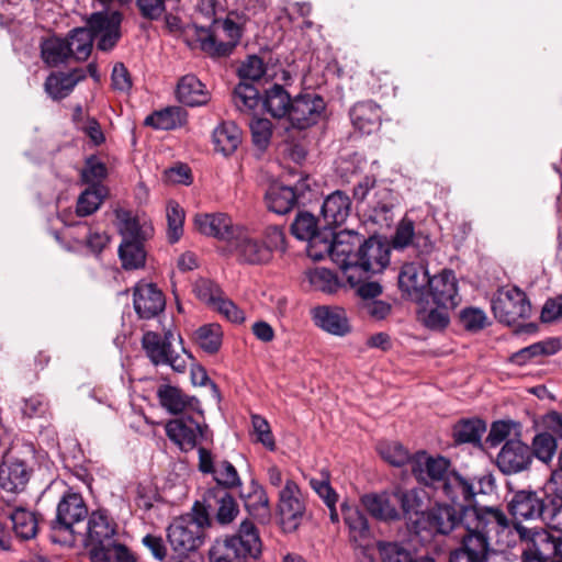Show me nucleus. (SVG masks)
Returning a JSON list of instances; mask_svg holds the SVG:
<instances>
[{"label":"nucleus","mask_w":562,"mask_h":562,"mask_svg":"<svg viewBox=\"0 0 562 562\" xmlns=\"http://www.w3.org/2000/svg\"><path fill=\"white\" fill-rule=\"evenodd\" d=\"M350 251L344 262L342 271L347 281L355 285L362 277L382 272L390 263L391 244L386 238L371 236L364 238L355 231H348Z\"/></svg>","instance_id":"1"},{"label":"nucleus","mask_w":562,"mask_h":562,"mask_svg":"<svg viewBox=\"0 0 562 562\" xmlns=\"http://www.w3.org/2000/svg\"><path fill=\"white\" fill-rule=\"evenodd\" d=\"M508 526L509 520H499L494 516L470 520L459 547L450 552L448 562H487L492 537L498 536Z\"/></svg>","instance_id":"2"},{"label":"nucleus","mask_w":562,"mask_h":562,"mask_svg":"<svg viewBox=\"0 0 562 562\" xmlns=\"http://www.w3.org/2000/svg\"><path fill=\"white\" fill-rule=\"evenodd\" d=\"M262 551L259 531L250 519H244L232 535L216 538L209 550L210 562H247Z\"/></svg>","instance_id":"3"},{"label":"nucleus","mask_w":562,"mask_h":562,"mask_svg":"<svg viewBox=\"0 0 562 562\" xmlns=\"http://www.w3.org/2000/svg\"><path fill=\"white\" fill-rule=\"evenodd\" d=\"M235 108L241 113H251L261 103L263 110L274 119L288 117L293 98L286 89L273 83L265 90L261 97L251 82H239L233 91Z\"/></svg>","instance_id":"4"},{"label":"nucleus","mask_w":562,"mask_h":562,"mask_svg":"<svg viewBox=\"0 0 562 562\" xmlns=\"http://www.w3.org/2000/svg\"><path fill=\"white\" fill-rule=\"evenodd\" d=\"M442 495L450 502L449 505L465 515V526L475 518L498 517L499 520H508L506 514L498 507L480 506L475 502V484L470 479L462 476L457 471H451L440 488Z\"/></svg>","instance_id":"5"},{"label":"nucleus","mask_w":562,"mask_h":562,"mask_svg":"<svg viewBox=\"0 0 562 562\" xmlns=\"http://www.w3.org/2000/svg\"><path fill=\"white\" fill-rule=\"evenodd\" d=\"M521 552L520 562H562V531L515 525Z\"/></svg>","instance_id":"6"},{"label":"nucleus","mask_w":562,"mask_h":562,"mask_svg":"<svg viewBox=\"0 0 562 562\" xmlns=\"http://www.w3.org/2000/svg\"><path fill=\"white\" fill-rule=\"evenodd\" d=\"M465 528V515L448 503H435L412 521V529L422 542L451 535L457 528Z\"/></svg>","instance_id":"7"},{"label":"nucleus","mask_w":562,"mask_h":562,"mask_svg":"<svg viewBox=\"0 0 562 562\" xmlns=\"http://www.w3.org/2000/svg\"><path fill=\"white\" fill-rule=\"evenodd\" d=\"M196 36L204 52L221 57L229 55L237 46L241 31L231 19H214L209 27H196Z\"/></svg>","instance_id":"8"},{"label":"nucleus","mask_w":562,"mask_h":562,"mask_svg":"<svg viewBox=\"0 0 562 562\" xmlns=\"http://www.w3.org/2000/svg\"><path fill=\"white\" fill-rule=\"evenodd\" d=\"M348 231L334 233L333 229L322 227V232L307 241V256L315 261L329 256L330 259L342 270L347 255L350 251Z\"/></svg>","instance_id":"9"},{"label":"nucleus","mask_w":562,"mask_h":562,"mask_svg":"<svg viewBox=\"0 0 562 562\" xmlns=\"http://www.w3.org/2000/svg\"><path fill=\"white\" fill-rule=\"evenodd\" d=\"M122 14L119 11H99L91 13L86 20L87 30L97 42V48L102 52L112 50L120 41Z\"/></svg>","instance_id":"10"},{"label":"nucleus","mask_w":562,"mask_h":562,"mask_svg":"<svg viewBox=\"0 0 562 562\" xmlns=\"http://www.w3.org/2000/svg\"><path fill=\"white\" fill-rule=\"evenodd\" d=\"M492 311L501 323L512 326L531 315V304L526 293L514 286L492 301Z\"/></svg>","instance_id":"11"},{"label":"nucleus","mask_w":562,"mask_h":562,"mask_svg":"<svg viewBox=\"0 0 562 562\" xmlns=\"http://www.w3.org/2000/svg\"><path fill=\"white\" fill-rule=\"evenodd\" d=\"M450 465L451 462L448 458L442 456L431 457L422 450L413 454L411 470L418 482L427 486L441 488L443 482L450 475Z\"/></svg>","instance_id":"12"},{"label":"nucleus","mask_w":562,"mask_h":562,"mask_svg":"<svg viewBox=\"0 0 562 562\" xmlns=\"http://www.w3.org/2000/svg\"><path fill=\"white\" fill-rule=\"evenodd\" d=\"M428 268L423 263H404L397 276V284L402 297L414 302H422L426 296L430 281Z\"/></svg>","instance_id":"13"},{"label":"nucleus","mask_w":562,"mask_h":562,"mask_svg":"<svg viewBox=\"0 0 562 562\" xmlns=\"http://www.w3.org/2000/svg\"><path fill=\"white\" fill-rule=\"evenodd\" d=\"M88 516V508L79 493L67 491L60 498L56 517L50 521V529L53 532L67 531L72 533L75 524L82 521Z\"/></svg>","instance_id":"14"},{"label":"nucleus","mask_w":562,"mask_h":562,"mask_svg":"<svg viewBox=\"0 0 562 562\" xmlns=\"http://www.w3.org/2000/svg\"><path fill=\"white\" fill-rule=\"evenodd\" d=\"M308 177L299 180L294 186L272 183L269 186L265 201L269 211L283 215L289 213L310 190Z\"/></svg>","instance_id":"15"},{"label":"nucleus","mask_w":562,"mask_h":562,"mask_svg":"<svg viewBox=\"0 0 562 562\" xmlns=\"http://www.w3.org/2000/svg\"><path fill=\"white\" fill-rule=\"evenodd\" d=\"M325 109L323 97L314 92L302 93L293 98L288 119L294 127L305 130L321 120Z\"/></svg>","instance_id":"16"},{"label":"nucleus","mask_w":562,"mask_h":562,"mask_svg":"<svg viewBox=\"0 0 562 562\" xmlns=\"http://www.w3.org/2000/svg\"><path fill=\"white\" fill-rule=\"evenodd\" d=\"M166 531L172 552H196L205 539L203 530L180 517L175 518Z\"/></svg>","instance_id":"17"},{"label":"nucleus","mask_w":562,"mask_h":562,"mask_svg":"<svg viewBox=\"0 0 562 562\" xmlns=\"http://www.w3.org/2000/svg\"><path fill=\"white\" fill-rule=\"evenodd\" d=\"M279 514L282 525L288 530H295L305 514V504L299 485L288 480L279 493Z\"/></svg>","instance_id":"18"},{"label":"nucleus","mask_w":562,"mask_h":562,"mask_svg":"<svg viewBox=\"0 0 562 562\" xmlns=\"http://www.w3.org/2000/svg\"><path fill=\"white\" fill-rule=\"evenodd\" d=\"M531 448L519 439H509L496 457V464L504 474H517L530 468Z\"/></svg>","instance_id":"19"},{"label":"nucleus","mask_w":562,"mask_h":562,"mask_svg":"<svg viewBox=\"0 0 562 562\" xmlns=\"http://www.w3.org/2000/svg\"><path fill=\"white\" fill-rule=\"evenodd\" d=\"M133 304L139 318L151 319L164 312L166 299L155 283L139 281L134 286Z\"/></svg>","instance_id":"20"},{"label":"nucleus","mask_w":562,"mask_h":562,"mask_svg":"<svg viewBox=\"0 0 562 562\" xmlns=\"http://www.w3.org/2000/svg\"><path fill=\"white\" fill-rule=\"evenodd\" d=\"M507 509L517 520L539 519L546 509L544 494L533 490L515 491L508 501Z\"/></svg>","instance_id":"21"},{"label":"nucleus","mask_w":562,"mask_h":562,"mask_svg":"<svg viewBox=\"0 0 562 562\" xmlns=\"http://www.w3.org/2000/svg\"><path fill=\"white\" fill-rule=\"evenodd\" d=\"M434 305L456 308L461 297L459 295L458 280L453 270L443 269L430 278L427 292Z\"/></svg>","instance_id":"22"},{"label":"nucleus","mask_w":562,"mask_h":562,"mask_svg":"<svg viewBox=\"0 0 562 562\" xmlns=\"http://www.w3.org/2000/svg\"><path fill=\"white\" fill-rule=\"evenodd\" d=\"M340 512L348 529L350 543L360 549L369 547L372 540V531L366 514L358 505L348 502L341 503Z\"/></svg>","instance_id":"23"},{"label":"nucleus","mask_w":562,"mask_h":562,"mask_svg":"<svg viewBox=\"0 0 562 562\" xmlns=\"http://www.w3.org/2000/svg\"><path fill=\"white\" fill-rule=\"evenodd\" d=\"M412 246L418 256H428L435 249V243L429 234L423 231H416L414 222L403 218L392 237V247L394 249H404Z\"/></svg>","instance_id":"24"},{"label":"nucleus","mask_w":562,"mask_h":562,"mask_svg":"<svg viewBox=\"0 0 562 562\" xmlns=\"http://www.w3.org/2000/svg\"><path fill=\"white\" fill-rule=\"evenodd\" d=\"M314 324L322 330L338 337L351 333L346 311L336 305H319L311 311Z\"/></svg>","instance_id":"25"},{"label":"nucleus","mask_w":562,"mask_h":562,"mask_svg":"<svg viewBox=\"0 0 562 562\" xmlns=\"http://www.w3.org/2000/svg\"><path fill=\"white\" fill-rule=\"evenodd\" d=\"M119 540L116 524L112 521L105 510L93 512L88 520V531L85 541L88 552Z\"/></svg>","instance_id":"26"},{"label":"nucleus","mask_w":562,"mask_h":562,"mask_svg":"<svg viewBox=\"0 0 562 562\" xmlns=\"http://www.w3.org/2000/svg\"><path fill=\"white\" fill-rule=\"evenodd\" d=\"M204 503L213 509L215 521L223 527L231 525L239 514L234 496L221 487L207 488L204 492Z\"/></svg>","instance_id":"27"},{"label":"nucleus","mask_w":562,"mask_h":562,"mask_svg":"<svg viewBox=\"0 0 562 562\" xmlns=\"http://www.w3.org/2000/svg\"><path fill=\"white\" fill-rule=\"evenodd\" d=\"M31 468L18 457L5 454L0 464V486L10 493L24 490L31 476Z\"/></svg>","instance_id":"28"},{"label":"nucleus","mask_w":562,"mask_h":562,"mask_svg":"<svg viewBox=\"0 0 562 562\" xmlns=\"http://www.w3.org/2000/svg\"><path fill=\"white\" fill-rule=\"evenodd\" d=\"M165 429L167 437L182 451L194 449L198 443V435L204 436V428L190 416L169 420Z\"/></svg>","instance_id":"29"},{"label":"nucleus","mask_w":562,"mask_h":562,"mask_svg":"<svg viewBox=\"0 0 562 562\" xmlns=\"http://www.w3.org/2000/svg\"><path fill=\"white\" fill-rule=\"evenodd\" d=\"M195 228L205 236L233 241L240 227L233 225L232 218L225 213L198 214L194 217Z\"/></svg>","instance_id":"30"},{"label":"nucleus","mask_w":562,"mask_h":562,"mask_svg":"<svg viewBox=\"0 0 562 562\" xmlns=\"http://www.w3.org/2000/svg\"><path fill=\"white\" fill-rule=\"evenodd\" d=\"M159 404L168 413L178 415L189 409L203 416L201 403L195 396L184 394L179 387L164 384L157 390Z\"/></svg>","instance_id":"31"},{"label":"nucleus","mask_w":562,"mask_h":562,"mask_svg":"<svg viewBox=\"0 0 562 562\" xmlns=\"http://www.w3.org/2000/svg\"><path fill=\"white\" fill-rule=\"evenodd\" d=\"M351 211V200L342 191L337 190L327 195L322 204L323 226L329 229L342 225Z\"/></svg>","instance_id":"32"},{"label":"nucleus","mask_w":562,"mask_h":562,"mask_svg":"<svg viewBox=\"0 0 562 562\" xmlns=\"http://www.w3.org/2000/svg\"><path fill=\"white\" fill-rule=\"evenodd\" d=\"M234 247L239 261L249 265H260L268 262L270 252L257 239L250 237L244 228H239L233 241L229 243Z\"/></svg>","instance_id":"33"},{"label":"nucleus","mask_w":562,"mask_h":562,"mask_svg":"<svg viewBox=\"0 0 562 562\" xmlns=\"http://www.w3.org/2000/svg\"><path fill=\"white\" fill-rule=\"evenodd\" d=\"M85 79L86 71L81 68H76L68 72H50L44 82V90L54 101H60L67 98L78 82Z\"/></svg>","instance_id":"34"},{"label":"nucleus","mask_w":562,"mask_h":562,"mask_svg":"<svg viewBox=\"0 0 562 562\" xmlns=\"http://www.w3.org/2000/svg\"><path fill=\"white\" fill-rule=\"evenodd\" d=\"M351 123L362 134L370 135L380 130L382 112L379 104L367 100L357 102L349 111Z\"/></svg>","instance_id":"35"},{"label":"nucleus","mask_w":562,"mask_h":562,"mask_svg":"<svg viewBox=\"0 0 562 562\" xmlns=\"http://www.w3.org/2000/svg\"><path fill=\"white\" fill-rule=\"evenodd\" d=\"M176 97L187 106H202L211 100V92L205 85L194 75H186L180 78Z\"/></svg>","instance_id":"36"},{"label":"nucleus","mask_w":562,"mask_h":562,"mask_svg":"<svg viewBox=\"0 0 562 562\" xmlns=\"http://www.w3.org/2000/svg\"><path fill=\"white\" fill-rule=\"evenodd\" d=\"M392 498V493H372L363 495L361 497V503L370 515L379 520H400L402 515Z\"/></svg>","instance_id":"37"},{"label":"nucleus","mask_w":562,"mask_h":562,"mask_svg":"<svg viewBox=\"0 0 562 562\" xmlns=\"http://www.w3.org/2000/svg\"><path fill=\"white\" fill-rule=\"evenodd\" d=\"M41 56L48 67H58L72 59L67 41L58 36H52L42 42Z\"/></svg>","instance_id":"38"},{"label":"nucleus","mask_w":562,"mask_h":562,"mask_svg":"<svg viewBox=\"0 0 562 562\" xmlns=\"http://www.w3.org/2000/svg\"><path fill=\"white\" fill-rule=\"evenodd\" d=\"M215 150L232 155L241 143V131L234 122H223L213 131Z\"/></svg>","instance_id":"39"},{"label":"nucleus","mask_w":562,"mask_h":562,"mask_svg":"<svg viewBox=\"0 0 562 562\" xmlns=\"http://www.w3.org/2000/svg\"><path fill=\"white\" fill-rule=\"evenodd\" d=\"M187 112L180 106H170L156 111L145 119V125L156 130H175L187 123Z\"/></svg>","instance_id":"40"},{"label":"nucleus","mask_w":562,"mask_h":562,"mask_svg":"<svg viewBox=\"0 0 562 562\" xmlns=\"http://www.w3.org/2000/svg\"><path fill=\"white\" fill-rule=\"evenodd\" d=\"M239 497L244 501L245 508L250 515L256 517L269 516V498L265 488L258 481L251 480L248 492H240Z\"/></svg>","instance_id":"41"},{"label":"nucleus","mask_w":562,"mask_h":562,"mask_svg":"<svg viewBox=\"0 0 562 562\" xmlns=\"http://www.w3.org/2000/svg\"><path fill=\"white\" fill-rule=\"evenodd\" d=\"M561 349V342L557 338L535 342L525 347L509 357V361L517 366H525L529 361L540 356H551Z\"/></svg>","instance_id":"42"},{"label":"nucleus","mask_w":562,"mask_h":562,"mask_svg":"<svg viewBox=\"0 0 562 562\" xmlns=\"http://www.w3.org/2000/svg\"><path fill=\"white\" fill-rule=\"evenodd\" d=\"M392 496L393 499L401 505L403 516L407 517L411 521L414 520L412 515H415L417 518L418 515L424 512L422 508L426 493L420 488L404 490L396 487L392 492Z\"/></svg>","instance_id":"43"},{"label":"nucleus","mask_w":562,"mask_h":562,"mask_svg":"<svg viewBox=\"0 0 562 562\" xmlns=\"http://www.w3.org/2000/svg\"><path fill=\"white\" fill-rule=\"evenodd\" d=\"M91 562H136V558L120 540L88 552Z\"/></svg>","instance_id":"44"},{"label":"nucleus","mask_w":562,"mask_h":562,"mask_svg":"<svg viewBox=\"0 0 562 562\" xmlns=\"http://www.w3.org/2000/svg\"><path fill=\"white\" fill-rule=\"evenodd\" d=\"M486 424L480 418L462 419L452 428V436L457 443L479 445Z\"/></svg>","instance_id":"45"},{"label":"nucleus","mask_w":562,"mask_h":562,"mask_svg":"<svg viewBox=\"0 0 562 562\" xmlns=\"http://www.w3.org/2000/svg\"><path fill=\"white\" fill-rule=\"evenodd\" d=\"M142 347L154 366L166 363L172 349L171 341H162L161 336L155 331H146L143 335Z\"/></svg>","instance_id":"46"},{"label":"nucleus","mask_w":562,"mask_h":562,"mask_svg":"<svg viewBox=\"0 0 562 562\" xmlns=\"http://www.w3.org/2000/svg\"><path fill=\"white\" fill-rule=\"evenodd\" d=\"M65 40L71 49V58L74 60L83 61L90 56L93 47V40L87 27L72 29Z\"/></svg>","instance_id":"47"},{"label":"nucleus","mask_w":562,"mask_h":562,"mask_svg":"<svg viewBox=\"0 0 562 562\" xmlns=\"http://www.w3.org/2000/svg\"><path fill=\"white\" fill-rule=\"evenodd\" d=\"M9 517L16 537L29 540L36 536L38 521L34 513L20 507L15 508Z\"/></svg>","instance_id":"48"},{"label":"nucleus","mask_w":562,"mask_h":562,"mask_svg":"<svg viewBox=\"0 0 562 562\" xmlns=\"http://www.w3.org/2000/svg\"><path fill=\"white\" fill-rule=\"evenodd\" d=\"M322 227L321 220L310 212L301 211L291 224V233L295 238L308 241L322 232Z\"/></svg>","instance_id":"49"},{"label":"nucleus","mask_w":562,"mask_h":562,"mask_svg":"<svg viewBox=\"0 0 562 562\" xmlns=\"http://www.w3.org/2000/svg\"><path fill=\"white\" fill-rule=\"evenodd\" d=\"M223 331L218 324L211 323L194 331V340L206 353H216L222 346Z\"/></svg>","instance_id":"50"},{"label":"nucleus","mask_w":562,"mask_h":562,"mask_svg":"<svg viewBox=\"0 0 562 562\" xmlns=\"http://www.w3.org/2000/svg\"><path fill=\"white\" fill-rule=\"evenodd\" d=\"M557 437L555 434L547 428L538 432L531 441L532 459L537 458L543 463H549L553 459L558 448Z\"/></svg>","instance_id":"51"},{"label":"nucleus","mask_w":562,"mask_h":562,"mask_svg":"<svg viewBox=\"0 0 562 562\" xmlns=\"http://www.w3.org/2000/svg\"><path fill=\"white\" fill-rule=\"evenodd\" d=\"M119 257L125 270H134L144 267L146 260L144 241L122 240L119 247Z\"/></svg>","instance_id":"52"},{"label":"nucleus","mask_w":562,"mask_h":562,"mask_svg":"<svg viewBox=\"0 0 562 562\" xmlns=\"http://www.w3.org/2000/svg\"><path fill=\"white\" fill-rule=\"evenodd\" d=\"M212 476L216 483L214 487H221L227 492L241 488L243 486L237 469L228 460L216 461V469Z\"/></svg>","instance_id":"53"},{"label":"nucleus","mask_w":562,"mask_h":562,"mask_svg":"<svg viewBox=\"0 0 562 562\" xmlns=\"http://www.w3.org/2000/svg\"><path fill=\"white\" fill-rule=\"evenodd\" d=\"M105 195L106 188L104 186L87 188L77 200V215L83 217L93 214L100 207Z\"/></svg>","instance_id":"54"},{"label":"nucleus","mask_w":562,"mask_h":562,"mask_svg":"<svg viewBox=\"0 0 562 562\" xmlns=\"http://www.w3.org/2000/svg\"><path fill=\"white\" fill-rule=\"evenodd\" d=\"M450 311H453V308L441 305L422 308L417 312V319L430 330H442L450 323Z\"/></svg>","instance_id":"55"},{"label":"nucleus","mask_w":562,"mask_h":562,"mask_svg":"<svg viewBox=\"0 0 562 562\" xmlns=\"http://www.w3.org/2000/svg\"><path fill=\"white\" fill-rule=\"evenodd\" d=\"M378 550L382 562H413L415 553L404 542L379 541Z\"/></svg>","instance_id":"56"},{"label":"nucleus","mask_w":562,"mask_h":562,"mask_svg":"<svg viewBox=\"0 0 562 562\" xmlns=\"http://www.w3.org/2000/svg\"><path fill=\"white\" fill-rule=\"evenodd\" d=\"M381 458L393 467H403L406 463L412 465L413 456L397 441H381L378 445Z\"/></svg>","instance_id":"57"},{"label":"nucleus","mask_w":562,"mask_h":562,"mask_svg":"<svg viewBox=\"0 0 562 562\" xmlns=\"http://www.w3.org/2000/svg\"><path fill=\"white\" fill-rule=\"evenodd\" d=\"M108 177V168L103 161L95 155H90L85 159V166L80 172L82 183L89 187L103 186L102 181Z\"/></svg>","instance_id":"58"},{"label":"nucleus","mask_w":562,"mask_h":562,"mask_svg":"<svg viewBox=\"0 0 562 562\" xmlns=\"http://www.w3.org/2000/svg\"><path fill=\"white\" fill-rule=\"evenodd\" d=\"M306 279L314 290L325 293H333L339 286L337 276L326 268H314L306 271Z\"/></svg>","instance_id":"59"},{"label":"nucleus","mask_w":562,"mask_h":562,"mask_svg":"<svg viewBox=\"0 0 562 562\" xmlns=\"http://www.w3.org/2000/svg\"><path fill=\"white\" fill-rule=\"evenodd\" d=\"M120 220V233L122 240L145 241L147 231L139 224V221L127 211L117 212Z\"/></svg>","instance_id":"60"},{"label":"nucleus","mask_w":562,"mask_h":562,"mask_svg":"<svg viewBox=\"0 0 562 562\" xmlns=\"http://www.w3.org/2000/svg\"><path fill=\"white\" fill-rule=\"evenodd\" d=\"M184 211L175 201L167 205V238L170 244L179 241L183 234Z\"/></svg>","instance_id":"61"},{"label":"nucleus","mask_w":562,"mask_h":562,"mask_svg":"<svg viewBox=\"0 0 562 562\" xmlns=\"http://www.w3.org/2000/svg\"><path fill=\"white\" fill-rule=\"evenodd\" d=\"M368 205L372 211L374 221H387L394 207L392 191L387 188L378 189Z\"/></svg>","instance_id":"62"},{"label":"nucleus","mask_w":562,"mask_h":562,"mask_svg":"<svg viewBox=\"0 0 562 562\" xmlns=\"http://www.w3.org/2000/svg\"><path fill=\"white\" fill-rule=\"evenodd\" d=\"M254 146L259 151H265L271 142L272 123L268 119L254 117L249 123Z\"/></svg>","instance_id":"63"},{"label":"nucleus","mask_w":562,"mask_h":562,"mask_svg":"<svg viewBox=\"0 0 562 562\" xmlns=\"http://www.w3.org/2000/svg\"><path fill=\"white\" fill-rule=\"evenodd\" d=\"M193 292L201 302L213 307L224 294L217 283L205 278H200L194 282Z\"/></svg>","instance_id":"64"}]
</instances>
